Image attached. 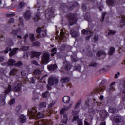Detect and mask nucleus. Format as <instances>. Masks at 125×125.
I'll list each match as a JSON object with an SVG mask.
<instances>
[{
  "instance_id": "f257e3e1",
  "label": "nucleus",
  "mask_w": 125,
  "mask_h": 125,
  "mask_svg": "<svg viewBox=\"0 0 125 125\" xmlns=\"http://www.w3.org/2000/svg\"><path fill=\"white\" fill-rule=\"evenodd\" d=\"M28 112L29 115L31 116L33 119H35V118H38V119H42L44 118V115L42 112H38L37 110V107H32L31 108H29L28 109Z\"/></svg>"
},
{
  "instance_id": "f03ea898",
  "label": "nucleus",
  "mask_w": 125,
  "mask_h": 125,
  "mask_svg": "<svg viewBox=\"0 0 125 125\" xmlns=\"http://www.w3.org/2000/svg\"><path fill=\"white\" fill-rule=\"evenodd\" d=\"M106 83H107V80H106L105 79H103L99 84L100 87L96 88L94 90V94L99 93V92H101L102 91H104V89H105V84H106Z\"/></svg>"
},
{
  "instance_id": "7ed1b4c3",
  "label": "nucleus",
  "mask_w": 125,
  "mask_h": 125,
  "mask_svg": "<svg viewBox=\"0 0 125 125\" xmlns=\"http://www.w3.org/2000/svg\"><path fill=\"white\" fill-rule=\"evenodd\" d=\"M45 17L46 20H49V19L55 17L54 15V8L51 7L46 10L45 12Z\"/></svg>"
},
{
  "instance_id": "20e7f679",
  "label": "nucleus",
  "mask_w": 125,
  "mask_h": 125,
  "mask_svg": "<svg viewBox=\"0 0 125 125\" xmlns=\"http://www.w3.org/2000/svg\"><path fill=\"white\" fill-rule=\"evenodd\" d=\"M78 5H79V3L77 1L73 2V4L70 6H67L66 3H62L61 4V8H62V10H64L65 8H67L68 10H73L74 8H75V7L78 6Z\"/></svg>"
},
{
  "instance_id": "39448f33",
  "label": "nucleus",
  "mask_w": 125,
  "mask_h": 125,
  "mask_svg": "<svg viewBox=\"0 0 125 125\" xmlns=\"http://www.w3.org/2000/svg\"><path fill=\"white\" fill-rule=\"evenodd\" d=\"M41 70L40 69H36L34 70L33 74L36 76L35 77L37 80L40 81H45V77H47V75H44L42 77L41 75Z\"/></svg>"
},
{
  "instance_id": "423d86ee",
  "label": "nucleus",
  "mask_w": 125,
  "mask_h": 125,
  "mask_svg": "<svg viewBox=\"0 0 125 125\" xmlns=\"http://www.w3.org/2000/svg\"><path fill=\"white\" fill-rule=\"evenodd\" d=\"M67 17H68V19L69 22V24L70 25V26H72L76 24V23H77L78 20H77V17L75 16L74 14H72V13L69 14L67 16Z\"/></svg>"
},
{
  "instance_id": "0eeeda50",
  "label": "nucleus",
  "mask_w": 125,
  "mask_h": 125,
  "mask_svg": "<svg viewBox=\"0 0 125 125\" xmlns=\"http://www.w3.org/2000/svg\"><path fill=\"white\" fill-rule=\"evenodd\" d=\"M59 82V80L57 78L55 77H50L49 78L48 83L49 85H54L57 84Z\"/></svg>"
},
{
  "instance_id": "6e6552de",
  "label": "nucleus",
  "mask_w": 125,
  "mask_h": 125,
  "mask_svg": "<svg viewBox=\"0 0 125 125\" xmlns=\"http://www.w3.org/2000/svg\"><path fill=\"white\" fill-rule=\"evenodd\" d=\"M72 114L73 116V120H72V122L74 123L75 121H77V125H79V111H73Z\"/></svg>"
},
{
  "instance_id": "1a4fd4ad",
  "label": "nucleus",
  "mask_w": 125,
  "mask_h": 125,
  "mask_svg": "<svg viewBox=\"0 0 125 125\" xmlns=\"http://www.w3.org/2000/svg\"><path fill=\"white\" fill-rule=\"evenodd\" d=\"M48 60H49V54L47 53H44L42 57V61L43 63L47 64V63H48Z\"/></svg>"
},
{
  "instance_id": "9d476101",
  "label": "nucleus",
  "mask_w": 125,
  "mask_h": 125,
  "mask_svg": "<svg viewBox=\"0 0 125 125\" xmlns=\"http://www.w3.org/2000/svg\"><path fill=\"white\" fill-rule=\"evenodd\" d=\"M114 121L115 123L118 124H121L120 125H125V122L122 120V118L120 116H116L114 117Z\"/></svg>"
},
{
  "instance_id": "9b49d317",
  "label": "nucleus",
  "mask_w": 125,
  "mask_h": 125,
  "mask_svg": "<svg viewBox=\"0 0 125 125\" xmlns=\"http://www.w3.org/2000/svg\"><path fill=\"white\" fill-rule=\"evenodd\" d=\"M16 62L15 60L10 59L8 60V62H4L2 65L3 66H13Z\"/></svg>"
},
{
  "instance_id": "f8f14e48",
  "label": "nucleus",
  "mask_w": 125,
  "mask_h": 125,
  "mask_svg": "<svg viewBox=\"0 0 125 125\" xmlns=\"http://www.w3.org/2000/svg\"><path fill=\"white\" fill-rule=\"evenodd\" d=\"M21 89L22 84H21L20 83H18L16 86L12 87V90L14 91V92H18V91H20Z\"/></svg>"
},
{
  "instance_id": "ddd939ff",
  "label": "nucleus",
  "mask_w": 125,
  "mask_h": 125,
  "mask_svg": "<svg viewBox=\"0 0 125 125\" xmlns=\"http://www.w3.org/2000/svg\"><path fill=\"white\" fill-rule=\"evenodd\" d=\"M31 12L29 10H27L23 14V17L25 18V20H29L31 18Z\"/></svg>"
},
{
  "instance_id": "4468645a",
  "label": "nucleus",
  "mask_w": 125,
  "mask_h": 125,
  "mask_svg": "<svg viewBox=\"0 0 125 125\" xmlns=\"http://www.w3.org/2000/svg\"><path fill=\"white\" fill-rule=\"evenodd\" d=\"M58 67L56 64H51L47 66V69L49 71H54L57 70Z\"/></svg>"
},
{
  "instance_id": "2eb2a0df",
  "label": "nucleus",
  "mask_w": 125,
  "mask_h": 125,
  "mask_svg": "<svg viewBox=\"0 0 125 125\" xmlns=\"http://www.w3.org/2000/svg\"><path fill=\"white\" fill-rule=\"evenodd\" d=\"M41 54L42 53L40 52L33 51L31 53V58H34V57H36L37 58H39Z\"/></svg>"
},
{
  "instance_id": "dca6fc26",
  "label": "nucleus",
  "mask_w": 125,
  "mask_h": 125,
  "mask_svg": "<svg viewBox=\"0 0 125 125\" xmlns=\"http://www.w3.org/2000/svg\"><path fill=\"white\" fill-rule=\"evenodd\" d=\"M108 111L109 112L111 113V114H117V113H118L117 108L113 106L109 107Z\"/></svg>"
},
{
  "instance_id": "f3484780",
  "label": "nucleus",
  "mask_w": 125,
  "mask_h": 125,
  "mask_svg": "<svg viewBox=\"0 0 125 125\" xmlns=\"http://www.w3.org/2000/svg\"><path fill=\"white\" fill-rule=\"evenodd\" d=\"M85 54L86 56H88V57H92L93 56V53L91 52V48H90V47L87 48Z\"/></svg>"
},
{
  "instance_id": "a211bd4d",
  "label": "nucleus",
  "mask_w": 125,
  "mask_h": 125,
  "mask_svg": "<svg viewBox=\"0 0 125 125\" xmlns=\"http://www.w3.org/2000/svg\"><path fill=\"white\" fill-rule=\"evenodd\" d=\"M25 6V3L23 2H21L19 4V7L17 9V11L18 12H20V11H22L23 10V7Z\"/></svg>"
},
{
  "instance_id": "6ab92c4d",
  "label": "nucleus",
  "mask_w": 125,
  "mask_h": 125,
  "mask_svg": "<svg viewBox=\"0 0 125 125\" xmlns=\"http://www.w3.org/2000/svg\"><path fill=\"white\" fill-rule=\"evenodd\" d=\"M17 50H19V48H14L11 51L9 54L10 57H12V56H14L15 54H16V52H17Z\"/></svg>"
},
{
  "instance_id": "aec40b11",
  "label": "nucleus",
  "mask_w": 125,
  "mask_h": 125,
  "mask_svg": "<svg viewBox=\"0 0 125 125\" xmlns=\"http://www.w3.org/2000/svg\"><path fill=\"white\" fill-rule=\"evenodd\" d=\"M100 116L106 118L109 116V113L105 110H104L100 112Z\"/></svg>"
},
{
  "instance_id": "412c9836",
  "label": "nucleus",
  "mask_w": 125,
  "mask_h": 125,
  "mask_svg": "<svg viewBox=\"0 0 125 125\" xmlns=\"http://www.w3.org/2000/svg\"><path fill=\"white\" fill-rule=\"evenodd\" d=\"M70 99L71 98L70 97L68 96H65L62 98V101L63 103H65V104H68V103L70 102Z\"/></svg>"
},
{
  "instance_id": "4be33fe9",
  "label": "nucleus",
  "mask_w": 125,
  "mask_h": 125,
  "mask_svg": "<svg viewBox=\"0 0 125 125\" xmlns=\"http://www.w3.org/2000/svg\"><path fill=\"white\" fill-rule=\"evenodd\" d=\"M46 107V103L45 102H41L38 105L39 110H42V108Z\"/></svg>"
},
{
  "instance_id": "5701e85b",
  "label": "nucleus",
  "mask_w": 125,
  "mask_h": 125,
  "mask_svg": "<svg viewBox=\"0 0 125 125\" xmlns=\"http://www.w3.org/2000/svg\"><path fill=\"white\" fill-rule=\"evenodd\" d=\"M34 125H46V123L43 120H37L35 122Z\"/></svg>"
},
{
  "instance_id": "b1692460",
  "label": "nucleus",
  "mask_w": 125,
  "mask_h": 125,
  "mask_svg": "<svg viewBox=\"0 0 125 125\" xmlns=\"http://www.w3.org/2000/svg\"><path fill=\"white\" fill-rule=\"evenodd\" d=\"M61 82L62 83H66L70 82V78L68 77H63L61 78Z\"/></svg>"
},
{
  "instance_id": "393cba45",
  "label": "nucleus",
  "mask_w": 125,
  "mask_h": 125,
  "mask_svg": "<svg viewBox=\"0 0 125 125\" xmlns=\"http://www.w3.org/2000/svg\"><path fill=\"white\" fill-rule=\"evenodd\" d=\"M99 40V36L98 34H95L93 39H92V42L94 43H97L98 42V41Z\"/></svg>"
},
{
  "instance_id": "a878e982",
  "label": "nucleus",
  "mask_w": 125,
  "mask_h": 125,
  "mask_svg": "<svg viewBox=\"0 0 125 125\" xmlns=\"http://www.w3.org/2000/svg\"><path fill=\"white\" fill-rule=\"evenodd\" d=\"M40 17H41V13L37 12L34 18V20L35 22H38V21H39L40 19H41Z\"/></svg>"
},
{
  "instance_id": "bb28decb",
  "label": "nucleus",
  "mask_w": 125,
  "mask_h": 125,
  "mask_svg": "<svg viewBox=\"0 0 125 125\" xmlns=\"http://www.w3.org/2000/svg\"><path fill=\"white\" fill-rule=\"evenodd\" d=\"M82 33L83 34V35H87L89 34V35H91L92 34V31L90 30H86V29H83L82 30Z\"/></svg>"
},
{
  "instance_id": "cd10ccee",
  "label": "nucleus",
  "mask_w": 125,
  "mask_h": 125,
  "mask_svg": "<svg viewBox=\"0 0 125 125\" xmlns=\"http://www.w3.org/2000/svg\"><path fill=\"white\" fill-rule=\"evenodd\" d=\"M70 35L73 38H78L79 37V33L74 30H71L70 31Z\"/></svg>"
},
{
  "instance_id": "c85d7f7f",
  "label": "nucleus",
  "mask_w": 125,
  "mask_h": 125,
  "mask_svg": "<svg viewBox=\"0 0 125 125\" xmlns=\"http://www.w3.org/2000/svg\"><path fill=\"white\" fill-rule=\"evenodd\" d=\"M20 121L21 124H24L26 122V116L22 114L20 117Z\"/></svg>"
},
{
  "instance_id": "c756f323",
  "label": "nucleus",
  "mask_w": 125,
  "mask_h": 125,
  "mask_svg": "<svg viewBox=\"0 0 125 125\" xmlns=\"http://www.w3.org/2000/svg\"><path fill=\"white\" fill-rule=\"evenodd\" d=\"M50 52H52V53L51 54V56H52V57H53L54 55H55V54L57 53V48L56 47L53 48L51 50Z\"/></svg>"
},
{
  "instance_id": "7c9ffc66",
  "label": "nucleus",
  "mask_w": 125,
  "mask_h": 125,
  "mask_svg": "<svg viewBox=\"0 0 125 125\" xmlns=\"http://www.w3.org/2000/svg\"><path fill=\"white\" fill-rule=\"evenodd\" d=\"M22 109V106L18 105L16 107V114L17 116H19L21 113V109Z\"/></svg>"
},
{
  "instance_id": "2f4dec72",
  "label": "nucleus",
  "mask_w": 125,
  "mask_h": 125,
  "mask_svg": "<svg viewBox=\"0 0 125 125\" xmlns=\"http://www.w3.org/2000/svg\"><path fill=\"white\" fill-rule=\"evenodd\" d=\"M120 24V27H121V28L124 27V26H125V16H122Z\"/></svg>"
},
{
  "instance_id": "473e14b6",
  "label": "nucleus",
  "mask_w": 125,
  "mask_h": 125,
  "mask_svg": "<svg viewBox=\"0 0 125 125\" xmlns=\"http://www.w3.org/2000/svg\"><path fill=\"white\" fill-rule=\"evenodd\" d=\"M96 54H97V57H100V56L102 55H106V52H105V51H104L99 50L97 52Z\"/></svg>"
},
{
  "instance_id": "72a5a7b5",
  "label": "nucleus",
  "mask_w": 125,
  "mask_h": 125,
  "mask_svg": "<svg viewBox=\"0 0 125 125\" xmlns=\"http://www.w3.org/2000/svg\"><path fill=\"white\" fill-rule=\"evenodd\" d=\"M29 40L31 42H34L36 41V38L35 37V34H29Z\"/></svg>"
},
{
  "instance_id": "f704fd0d",
  "label": "nucleus",
  "mask_w": 125,
  "mask_h": 125,
  "mask_svg": "<svg viewBox=\"0 0 125 125\" xmlns=\"http://www.w3.org/2000/svg\"><path fill=\"white\" fill-rule=\"evenodd\" d=\"M5 99H6V95L5 94H2L0 96V102L2 101L4 103V105L5 104Z\"/></svg>"
},
{
  "instance_id": "c9c22d12",
  "label": "nucleus",
  "mask_w": 125,
  "mask_h": 125,
  "mask_svg": "<svg viewBox=\"0 0 125 125\" xmlns=\"http://www.w3.org/2000/svg\"><path fill=\"white\" fill-rule=\"evenodd\" d=\"M40 45L41 42H40L39 41H36L35 42H33L31 44V46H32V47H35V46L39 47V46H40Z\"/></svg>"
},
{
  "instance_id": "e433bc0d",
  "label": "nucleus",
  "mask_w": 125,
  "mask_h": 125,
  "mask_svg": "<svg viewBox=\"0 0 125 125\" xmlns=\"http://www.w3.org/2000/svg\"><path fill=\"white\" fill-rule=\"evenodd\" d=\"M68 121V117L67 116V114H64L63 116V119L62 120V122L63 124H67V122Z\"/></svg>"
},
{
  "instance_id": "4c0bfd02",
  "label": "nucleus",
  "mask_w": 125,
  "mask_h": 125,
  "mask_svg": "<svg viewBox=\"0 0 125 125\" xmlns=\"http://www.w3.org/2000/svg\"><path fill=\"white\" fill-rule=\"evenodd\" d=\"M72 65H71L70 63H66L64 66V70H65V71H70Z\"/></svg>"
},
{
  "instance_id": "58836bf2",
  "label": "nucleus",
  "mask_w": 125,
  "mask_h": 125,
  "mask_svg": "<svg viewBox=\"0 0 125 125\" xmlns=\"http://www.w3.org/2000/svg\"><path fill=\"white\" fill-rule=\"evenodd\" d=\"M114 52H115V48L114 47H110L109 48V51L108 52V55H112L114 54Z\"/></svg>"
},
{
  "instance_id": "ea45409f",
  "label": "nucleus",
  "mask_w": 125,
  "mask_h": 125,
  "mask_svg": "<svg viewBox=\"0 0 125 125\" xmlns=\"http://www.w3.org/2000/svg\"><path fill=\"white\" fill-rule=\"evenodd\" d=\"M42 32V27H38L36 29V33L38 35V37H41V33Z\"/></svg>"
},
{
  "instance_id": "a19ab883",
  "label": "nucleus",
  "mask_w": 125,
  "mask_h": 125,
  "mask_svg": "<svg viewBox=\"0 0 125 125\" xmlns=\"http://www.w3.org/2000/svg\"><path fill=\"white\" fill-rule=\"evenodd\" d=\"M17 72V70L15 68H13L9 73L10 76H15L16 75V72Z\"/></svg>"
},
{
  "instance_id": "79ce46f5",
  "label": "nucleus",
  "mask_w": 125,
  "mask_h": 125,
  "mask_svg": "<svg viewBox=\"0 0 125 125\" xmlns=\"http://www.w3.org/2000/svg\"><path fill=\"white\" fill-rule=\"evenodd\" d=\"M9 51H11V48L9 47H6L5 50L1 51V53H8Z\"/></svg>"
},
{
  "instance_id": "37998d69",
  "label": "nucleus",
  "mask_w": 125,
  "mask_h": 125,
  "mask_svg": "<svg viewBox=\"0 0 125 125\" xmlns=\"http://www.w3.org/2000/svg\"><path fill=\"white\" fill-rule=\"evenodd\" d=\"M84 17L87 21H89L90 20V15L89 13H86Z\"/></svg>"
},
{
  "instance_id": "c03bdc74",
  "label": "nucleus",
  "mask_w": 125,
  "mask_h": 125,
  "mask_svg": "<svg viewBox=\"0 0 125 125\" xmlns=\"http://www.w3.org/2000/svg\"><path fill=\"white\" fill-rule=\"evenodd\" d=\"M6 42H7V45L9 46H12L14 44L13 41H12V40L10 39L9 40H7Z\"/></svg>"
},
{
  "instance_id": "a18cd8bd",
  "label": "nucleus",
  "mask_w": 125,
  "mask_h": 125,
  "mask_svg": "<svg viewBox=\"0 0 125 125\" xmlns=\"http://www.w3.org/2000/svg\"><path fill=\"white\" fill-rule=\"evenodd\" d=\"M115 84H116V82H113L110 84L109 88L110 90H116V89L114 87V86H113V85H115Z\"/></svg>"
},
{
  "instance_id": "49530a36",
  "label": "nucleus",
  "mask_w": 125,
  "mask_h": 125,
  "mask_svg": "<svg viewBox=\"0 0 125 125\" xmlns=\"http://www.w3.org/2000/svg\"><path fill=\"white\" fill-rule=\"evenodd\" d=\"M23 65V63L22 62L19 61L15 64V67H21Z\"/></svg>"
},
{
  "instance_id": "de8ad7c7",
  "label": "nucleus",
  "mask_w": 125,
  "mask_h": 125,
  "mask_svg": "<svg viewBox=\"0 0 125 125\" xmlns=\"http://www.w3.org/2000/svg\"><path fill=\"white\" fill-rule=\"evenodd\" d=\"M65 49H66V45L65 44H62L59 48L60 51H63Z\"/></svg>"
},
{
  "instance_id": "09e8293b",
  "label": "nucleus",
  "mask_w": 125,
  "mask_h": 125,
  "mask_svg": "<svg viewBox=\"0 0 125 125\" xmlns=\"http://www.w3.org/2000/svg\"><path fill=\"white\" fill-rule=\"evenodd\" d=\"M114 2V0H106V3H107L108 5H113Z\"/></svg>"
},
{
  "instance_id": "8fccbe9b",
  "label": "nucleus",
  "mask_w": 125,
  "mask_h": 125,
  "mask_svg": "<svg viewBox=\"0 0 125 125\" xmlns=\"http://www.w3.org/2000/svg\"><path fill=\"white\" fill-rule=\"evenodd\" d=\"M55 104V101H52L51 103L49 104L48 108L50 109V108H52L53 106Z\"/></svg>"
},
{
  "instance_id": "3c124183",
  "label": "nucleus",
  "mask_w": 125,
  "mask_h": 125,
  "mask_svg": "<svg viewBox=\"0 0 125 125\" xmlns=\"http://www.w3.org/2000/svg\"><path fill=\"white\" fill-rule=\"evenodd\" d=\"M106 14H107V13H106V12L102 13L101 22H104V19H105V16Z\"/></svg>"
},
{
  "instance_id": "603ef678",
  "label": "nucleus",
  "mask_w": 125,
  "mask_h": 125,
  "mask_svg": "<svg viewBox=\"0 0 125 125\" xmlns=\"http://www.w3.org/2000/svg\"><path fill=\"white\" fill-rule=\"evenodd\" d=\"M122 101L125 102V90H124L122 92Z\"/></svg>"
},
{
  "instance_id": "864d4df0",
  "label": "nucleus",
  "mask_w": 125,
  "mask_h": 125,
  "mask_svg": "<svg viewBox=\"0 0 125 125\" xmlns=\"http://www.w3.org/2000/svg\"><path fill=\"white\" fill-rule=\"evenodd\" d=\"M48 94V91H46L45 92L42 94V96L43 98H46L47 97V95Z\"/></svg>"
},
{
  "instance_id": "5fc2aeb1",
  "label": "nucleus",
  "mask_w": 125,
  "mask_h": 125,
  "mask_svg": "<svg viewBox=\"0 0 125 125\" xmlns=\"http://www.w3.org/2000/svg\"><path fill=\"white\" fill-rule=\"evenodd\" d=\"M6 17L10 18V17H13V16H15V13H11L10 14H7L6 15Z\"/></svg>"
},
{
  "instance_id": "6e6d98bb",
  "label": "nucleus",
  "mask_w": 125,
  "mask_h": 125,
  "mask_svg": "<svg viewBox=\"0 0 125 125\" xmlns=\"http://www.w3.org/2000/svg\"><path fill=\"white\" fill-rule=\"evenodd\" d=\"M19 31V30H13L12 32H11V34H12L14 36H16L17 35H18V33Z\"/></svg>"
},
{
  "instance_id": "4d7b16f0",
  "label": "nucleus",
  "mask_w": 125,
  "mask_h": 125,
  "mask_svg": "<svg viewBox=\"0 0 125 125\" xmlns=\"http://www.w3.org/2000/svg\"><path fill=\"white\" fill-rule=\"evenodd\" d=\"M85 108H88L89 107V100H87L85 102Z\"/></svg>"
},
{
  "instance_id": "13d9d810",
  "label": "nucleus",
  "mask_w": 125,
  "mask_h": 125,
  "mask_svg": "<svg viewBox=\"0 0 125 125\" xmlns=\"http://www.w3.org/2000/svg\"><path fill=\"white\" fill-rule=\"evenodd\" d=\"M28 57H29V53L27 52L24 53L23 55V58H24V59H28Z\"/></svg>"
},
{
  "instance_id": "bf43d9fd",
  "label": "nucleus",
  "mask_w": 125,
  "mask_h": 125,
  "mask_svg": "<svg viewBox=\"0 0 125 125\" xmlns=\"http://www.w3.org/2000/svg\"><path fill=\"white\" fill-rule=\"evenodd\" d=\"M116 33H117V32H116V31L110 30L108 32V35L110 36V35H115V34H116Z\"/></svg>"
},
{
  "instance_id": "052dcab7",
  "label": "nucleus",
  "mask_w": 125,
  "mask_h": 125,
  "mask_svg": "<svg viewBox=\"0 0 125 125\" xmlns=\"http://www.w3.org/2000/svg\"><path fill=\"white\" fill-rule=\"evenodd\" d=\"M19 21L20 22V25H21V26H23L24 25V23L23 22V17H20L19 18Z\"/></svg>"
},
{
  "instance_id": "680f3d73",
  "label": "nucleus",
  "mask_w": 125,
  "mask_h": 125,
  "mask_svg": "<svg viewBox=\"0 0 125 125\" xmlns=\"http://www.w3.org/2000/svg\"><path fill=\"white\" fill-rule=\"evenodd\" d=\"M60 35L61 38H64V37H65V33L64 32V31H63V30H62V29H61V32L60 33Z\"/></svg>"
},
{
  "instance_id": "e2e57ef3",
  "label": "nucleus",
  "mask_w": 125,
  "mask_h": 125,
  "mask_svg": "<svg viewBox=\"0 0 125 125\" xmlns=\"http://www.w3.org/2000/svg\"><path fill=\"white\" fill-rule=\"evenodd\" d=\"M15 103V99H12L10 102H9V105H13Z\"/></svg>"
},
{
  "instance_id": "0e129e2a",
  "label": "nucleus",
  "mask_w": 125,
  "mask_h": 125,
  "mask_svg": "<svg viewBox=\"0 0 125 125\" xmlns=\"http://www.w3.org/2000/svg\"><path fill=\"white\" fill-rule=\"evenodd\" d=\"M29 37V35L28 34H25V35L23 37L24 38V42H27V39H28V37Z\"/></svg>"
},
{
  "instance_id": "69168bd1",
  "label": "nucleus",
  "mask_w": 125,
  "mask_h": 125,
  "mask_svg": "<svg viewBox=\"0 0 125 125\" xmlns=\"http://www.w3.org/2000/svg\"><path fill=\"white\" fill-rule=\"evenodd\" d=\"M82 8L83 11L86 10V5H85V4H82Z\"/></svg>"
},
{
  "instance_id": "338daca9",
  "label": "nucleus",
  "mask_w": 125,
  "mask_h": 125,
  "mask_svg": "<svg viewBox=\"0 0 125 125\" xmlns=\"http://www.w3.org/2000/svg\"><path fill=\"white\" fill-rule=\"evenodd\" d=\"M89 67H96L97 66V63H91L89 64Z\"/></svg>"
},
{
  "instance_id": "774afa93",
  "label": "nucleus",
  "mask_w": 125,
  "mask_h": 125,
  "mask_svg": "<svg viewBox=\"0 0 125 125\" xmlns=\"http://www.w3.org/2000/svg\"><path fill=\"white\" fill-rule=\"evenodd\" d=\"M65 108H62L61 110H60V115H63L64 114V113L65 112Z\"/></svg>"
}]
</instances>
